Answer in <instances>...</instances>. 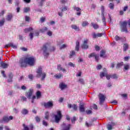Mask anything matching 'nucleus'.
I'll list each match as a JSON object with an SVG mask.
<instances>
[{"label": "nucleus", "instance_id": "13", "mask_svg": "<svg viewBox=\"0 0 130 130\" xmlns=\"http://www.w3.org/2000/svg\"><path fill=\"white\" fill-rule=\"evenodd\" d=\"M9 47H12V48L16 49L17 46L14 45L13 43H9L8 44H7L4 46V48H6V49H8Z\"/></svg>", "mask_w": 130, "mask_h": 130}, {"label": "nucleus", "instance_id": "10", "mask_svg": "<svg viewBox=\"0 0 130 130\" xmlns=\"http://www.w3.org/2000/svg\"><path fill=\"white\" fill-rule=\"evenodd\" d=\"M34 90L33 89H29L27 92L25 93V96L27 97V99H31V97H32V95H33V93Z\"/></svg>", "mask_w": 130, "mask_h": 130}, {"label": "nucleus", "instance_id": "38", "mask_svg": "<svg viewBox=\"0 0 130 130\" xmlns=\"http://www.w3.org/2000/svg\"><path fill=\"white\" fill-rule=\"evenodd\" d=\"M109 8L111 10H113L114 9V4L113 3H110L109 5Z\"/></svg>", "mask_w": 130, "mask_h": 130}, {"label": "nucleus", "instance_id": "21", "mask_svg": "<svg viewBox=\"0 0 130 130\" xmlns=\"http://www.w3.org/2000/svg\"><path fill=\"white\" fill-rule=\"evenodd\" d=\"M76 45L75 50H76V51H79L80 49V42L78 41H76Z\"/></svg>", "mask_w": 130, "mask_h": 130}, {"label": "nucleus", "instance_id": "11", "mask_svg": "<svg viewBox=\"0 0 130 130\" xmlns=\"http://www.w3.org/2000/svg\"><path fill=\"white\" fill-rule=\"evenodd\" d=\"M104 11H105V8H104V6H101V15L102 17V21L103 23H104V24H106V18H105V16H104Z\"/></svg>", "mask_w": 130, "mask_h": 130}, {"label": "nucleus", "instance_id": "51", "mask_svg": "<svg viewBox=\"0 0 130 130\" xmlns=\"http://www.w3.org/2000/svg\"><path fill=\"white\" fill-rule=\"evenodd\" d=\"M100 77H101V78H103V77H105V73H104V72H101L100 73Z\"/></svg>", "mask_w": 130, "mask_h": 130}, {"label": "nucleus", "instance_id": "26", "mask_svg": "<svg viewBox=\"0 0 130 130\" xmlns=\"http://www.w3.org/2000/svg\"><path fill=\"white\" fill-rule=\"evenodd\" d=\"M37 99H40L42 95L41 94V91L38 90L36 92Z\"/></svg>", "mask_w": 130, "mask_h": 130}, {"label": "nucleus", "instance_id": "57", "mask_svg": "<svg viewBox=\"0 0 130 130\" xmlns=\"http://www.w3.org/2000/svg\"><path fill=\"white\" fill-rule=\"evenodd\" d=\"M67 47V45L63 44L60 47V49H63Z\"/></svg>", "mask_w": 130, "mask_h": 130}, {"label": "nucleus", "instance_id": "53", "mask_svg": "<svg viewBox=\"0 0 130 130\" xmlns=\"http://www.w3.org/2000/svg\"><path fill=\"white\" fill-rule=\"evenodd\" d=\"M25 18L26 22H30V17L26 16Z\"/></svg>", "mask_w": 130, "mask_h": 130}, {"label": "nucleus", "instance_id": "48", "mask_svg": "<svg viewBox=\"0 0 130 130\" xmlns=\"http://www.w3.org/2000/svg\"><path fill=\"white\" fill-rule=\"evenodd\" d=\"M43 125H44L45 126H47V125H48V123H47V122H46V121L43 120V122H42Z\"/></svg>", "mask_w": 130, "mask_h": 130}, {"label": "nucleus", "instance_id": "9", "mask_svg": "<svg viewBox=\"0 0 130 130\" xmlns=\"http://www.w3.org/2000/svg\"><path fill=\"white\" fill-rule=\"evenodd\" d=\"M88 42H89L88 39H86L83 41L82 44L81 45V47L83 49H88V48H89Z\"/></svg>", "mask_w": 130, "mask_h": 130}, {"label": "nucleus", "instance_id": "41", "mask_svg": "<svg viewBox=\"0 0 130 130\" xmlns=\"http://www.w3.org/2000/svg\"><path fill=\"white\" fill-rule=\"evenodd\" d=\"M85 125H86L87 127H90V126H92V125H93V123L90 122L89 123L87 122H86Z\"/></svg>", "mask_w": 130, "mask_h": 130}, {"label": "nucleus", "instance_id": "56", "mask_svg": "<svg viewBox=\"0 0 130 130\" xmlns=\"http://www.w3.org/2000/svg\"><path fill=\"white\" fill-rule=\"evenodd\" d=\"M95 49L96 51H99V50H100V47H99L98 45H95Z\"/></svg>", "mask_w": 130, "mask_h": 130}, {"label": "nucleus", "instance_id": "37", "mask_svg": "<svg viewBox=\"0 0 130 130\" xmlns=\"http://www.w3.org/2000/svg\"><path fill=\"white\" fill-rule=\"evenodd\" d=\"M55 50V47L53 46L51 47L49 49V52H53V51H54Z\"/></svg>", "mask_w": 130, "mask_h": 130}, {"label": "nucleus", "instance_id": "49", "mask_svg": "<svg viewBox=\"0 0 130 130\" xmlns=\"http://www.w3.org/2000/svg\"><path fill=\"white\" fill-rule=\"evenodd\" d=\"M105 77L108 80H110V78H111V76L107 74V73L105 74Z\"/></svg>", "mask_w": 130, "mask_h": 130}, {"label": "nucleus", "instance_id": "19", "mask_svg": "<svg viewBox=\"0 0 130 130\" xmlns=\"http://www.w3.org/2000/svg\"><path fill=\"white\" fill-rule=\"evenodd\" d=\"M34 30V29L33 28V27H30L28 28H25L24 29V32L25 33H28V32H31V31H33Z\"/></svg>", "mask_w": 130, "mask_h": 130}, {"label": "nucleus", "instance_id": "27", "mask_svg": "<svg viewBox=\"0 0 130 130\" xmlns=\"http://www.w3.org/2000/svg\"><path fill=\"white\" fill-rule=\"evenodd\" d=\"M21 113L23 115H26V114H28V113H29V111H28V110H27L26 109H23L21 111Z\"/></svg>", "mask_w": 130, "mask_h": 130}, {"label": "nucleus", "instance_id": "18", "mask_svg": "<svg viewBox=\"0 0 130 130\" xmlns=\"http://www.w3.org/2000/svg\"><path fill=\"white\" fill-rule=\"evenodd\" d=\"M62 125L63 127V130H70L71 128V124H69L68 125H66V123H63Z\"/></svg>", "mask_w": 130, "mask_h": 130}, {"label": "nucleus", "instance_id": "24", "mask_svg": "<svg viewBox=\"0 0 130 130\" xmlns=\"http://www.w3.org/2000/svg\"><path fill=\"white\" fill-rule=\"evenodd\" d=\"M79 111H80V112H85V107H84V104L79 105Z\"/></svg>", "mask_w": 130, "mask_h": 130}, {"label": "nucleus", "instance_id": "46", "mask_svg": "<svg viewBox=\"0 0 130 130\" xmlns=\"http://www.w3.org/2000/svg\"><path fill=\"white\" fill-rule=\"evenodd\" d=\"M68 66H69L70 67H71L72 68H75V67H76V64H74L73 62H70L68 63Z\"/></svg>", "mask_w": 130, "mask_h": 130}, {"label": "nucleus", "instance_id": "60", "mask_svg": "<svg viewBox=\"0 0 130 130\" xmlns=\"http://www.w3.org/2000/svg\"><path fill=\"white\" fill-rule=\"evenodd\" d=\"M112 79H117V76L116 74H113V75L111 76Z\"/></svg>", "mask_w": 130, "mask_h": 130}, {"label": "nucleus", "instance_id": "39", "mask_svg": "<svg viewBox=\"0 0 130 130\" xmlns=\"http://www.w3.org/2000/svg\"><path fill=\"white\" fill-rule=\"evenodd\" d=\"M72 108H73L74 110H75V111H77L78 110V105H76V104H73L72 105Z\"/></svg>", "mask_w": 130, "mask_h": 130}, {"label": "nucleus", "instance_id": "43", "mask_svg": "<svg viewBox=\"0 0 130 130\" xmlns=\"http://www.w3.org/2000/svg\"><path fill=\"white\" fill-rule=\"evenodd\" d=\"M34 33L30 32L29 34V37H30V40H33V38L34 37Z\"/></svg>", "mask_w": 130, "mask_h": 130}, {"label": "nucleus", "instance_id": "25", "mask_svg": "<svg viewBox=\"0 0 130 130\" xmlns=\"http://www.w3.org/2000/svg\"><path fill=\"white\" fill-rule=\"evenodd\" d=\"M91 25L92 26L93 29H95V30H97V29L99 28V25L98 24L91 22Z\"/></svg>", "mask_w": 130, "mask_h": 130}, {"label": "nucleus", "instance_id": "17", "mask_svg": "<svg viewBox=\"0 0 130 130\" xmlns=\"http://www.w3.org/2000/svg\"><path fill=\"white\" fill-rule=\"evenodd\" d=\"M59 87L61 90H64V89H67V88H68V85L62 82L59 84Z\"/></svg>", "mask_w": 130, "mask_h": 130}, {"label": "nucleus", "instance_id": "42", "mask_svg": "<svg viewBox=\"0 0 130 130\" xmlns=\"http://www.w3.org/2000/svg\"><path fill=\"white\" fill-rule=\"evenodd\" d=\"M96 55V54L95 53H91L88 55V57L89 58H91V57H95Z\"/></svg>", "mask_w": 130, "mask_h": 130}, {"label": "nucleus", "instance_id": "28", "mask_svg": "<svg viewBox=\"0 0 130 130\" xmlns=\"http://www.w3.org/2000/svg\"><path fill=\"white\" fill-rule=\"evenodd\" d=\"M74 10H75L77 12H77L76 13L77 16H81V12H80L81 11V9H80V8H79V7H74Z\"/></svg>", "mask_w": 130, "mask_h": 130}, {"label": "nucleus", "instance_id": "44", "mask_svg": "<svg viewBox=\"0 0 130 130\" xmlns=\"http://www.w3.org/2000/svg\"><path fill=\"white\" fill-rule=\"evenodd\" d=\"M5 18H3L1 21H0V26L2 27V26H4V24H5Z\"/></svg>", "mask_w": 130, "mask_h": 130}, {"label": "nucleus", "instance_id": "8", "mask_svg": "<svg viewBox=\"0 0 130 130\" xmlns=\"http://www.w3.org/2000/svg\"><path fill=\"white\" fill-rule=\"evenodd\" d=\"M99 98L100 100V105H102L104 103V101H105L106 98L105 97V95H103L102 93H99Z\"/></svg>", "mask_w": 130, "mask_h": 130}, {"label": "nucleus", "instance_id": "35", "mask_svg": "<svg viewBox=\"0 0 130 130\" xmlns=\"http://www.w3.org/2000/svg\"><path fill=\"white\" fill-rule=\"evenodd\" d=\"M89 25V22L88 21H83L82 23V27H86V26H88Z\"/></svg>", "mask_w": 130, "mask_h": 130}, {"label": "nucleus", "instance_id": "31", "mask_svg": "<svg viewBox=\"0 0 130 130\" xmlns=\"http://www.w3.org/2000/svg\"><path fill=\"white\" fill-rule=\"evenodd\" d=\"M127 49H128V44H124L123 48V51L125 52V51H126V50H127Z\"/></svg>", "mask_w": 130, "mask_h": 130}, {"label": "nucleus", "instance_id": "33", "mask_svg": "<svg viewBox=\"0 0 130 130\" xmlns=\"http://www.w3.org/2000/svg\"><path fill=\"white\" fill-rule=\"evenodd\" d=\"M13 19V15L12 14H9L6 18L7 21H11Z\"/></svg>", "mask_w": 130, "mask_h": 130}, {"label": "nucleus", "instance_id": "22", "mask_svg": "<svg viewBox=\"0 0 130 130\" xmlns=\"http://www.w3.org/2000/svg\"><path fill=\"white\" fill-rule=\"evenodd\" d=\"M71 28L75 30V31H80V28L76 25L73 24L71 25Z\"/></svg>", "mask_w": 130, "mask_h": 130}, {"label": "nucleus", "instance_id": "59", "mask_svg": "<svg viewBox=\"0 0 130 130\" xmlns=\"http://www.w3.org/2000/svg\"><path fill=\"white\" fill-rule=\"evenodd\" d=\"M92 108H93V109H94V110H97L98 109L97 105H96V104H94L92 105Z\"/></svg>", "mask_w": 130, "mask_h": 130}, {"label": "nucleus", "instance_id": "64", "mask_svg": "<svg viewBox=\"0 0 130 130\" xmlns=\"http://www.w3.org/2000/svg\"><path fill=\"white\" fill-rule=\"evenodd\" d=\"M33 128H34V126L33 125V124H30L29 125V130H33Z\"/></svg>", "mask_w": 130, "mask_h": 130}, {"label": "nucleus", "instance_id": "34", "mask_svg": "<svg viewBox=\"0 0 130 130\" xmlns=\"http://www.w3.org/2000/svg\"><path fill=\"white\" fill-rule=\"evenodd\" d=\"M74 55H76V52H75L74 50L71 51L70 54V58H72Z\"/></svg>", "mask_w": 130, "mask_h": 130}, {"label": "nucleus", "instance_id": "20", "mask_svg": "<svg viewBox=\"0 0 130 130\" xmlns=\"http://www.w3.org/2000/svg\"><path fill=\"white\" fill-rule=\"evenodd\" d=\"M106 53V51L104 50H102L100 52V56L101 57H106V55H105Z\"/></svg>", "mask_w": 130, "mask_h": 130}, {"label": "nucleus", "instance_id": "45", "mask_svg": "<svg viewBox=\"0 0 130 130\" xmlns=\"http://www.w3.org/2000/svg\"><path fill=\"white\" fill-rule=\"evenodd\" d=\"M30 11V8L28 7H26L24 8V13H28V12H29Z\"/></svg>", "mask_w": 130, "mask_h": 130}, {"label": "nucleus", "instance_id": "30", "mask_svg": "<svg viewBox=\"0 0 130 130\" xmlns=\"http://www.w3.org/2000/svg\"><path fill=\"white\" fill-rule=\"evenodd\" d=\"M49 112L47 111L45 113V119H46L47 120H48L49 119V116H50Z\"/></svg>", "mask_w": 130, "mask_h": 130}, {"label": "nucleus", "instance_id": "1", "mask_svg": "<svg viewBox=\"0 0 130 130\" xmlns=\"http://www.w3.org/2000/svg\"><path fill=\"white\" fill-rule=\"evenodd\" d=\"M43 69L41 66H39L36 71L37 78H40L41 77V81H44L45 80V78H46V73L45 72H42Z\"/></svg>", "mask_w": 130, "mask_h": 130}, {"label": "nucleus", "instance_id": "32", "mask_svg": "<svg viewBox=\"0 0 130 130\" xmlns=\"http://www.w3.org/2000/svg\"><path fill=\"white\" fill-rule=\"evenodd\" d=\"M124 66L123 62H119L117 64L116 69H120L122 67Z\"/></svg>", "mask_w": 130, "mask_h": 130}, {"label": "nucleus", "instance_id": "29", "mask_svg": "<svg viewBox=\"0 0 130 130\" xmlns=\"http://www.w3.org/2000/svg\"><path fill=\"white\" fill-rule=\"evenodd\" d=\"M124 71H128L130 69V64L129 63L124 64Z\"/></svg>", "mask_w": 130, "mask_h": 130}, {"label": "nucleus", "instance_id": "58", "mask_svg": "<svg viewBox=\"0 0 130 130\" xmlns=\"http://www.w3.org/2000/svg\"><path fill=\"white\" fill-rule=\"evenodd\" d=\"M47 34L48 36H52V31L49 30L47 32Z\"/></svg>", "mask_w": 130, "mask_h": 130}, {"label": "nucleus", "instance_id": "14", "mask_svg": "<svg viewBox=\"0 0 130 130\" xmlns=\"http://www.w3.org/2000/svg\"><path fill=\"white\" fill-rule=\"evenodd\" d=\"M8 67L9 64L4 61H1L0 62V68H2V69H8Z\"/></svg>", "mask_w": 130, "mask_h": 130}, {"label": "nucleus", "instance_id": "15", "mask_svg": "<svg viewBox=\"0 0 130 130\" xmlns=\"http://www.w3.org/2000/svg\"><path fill=\"white\" fill-rule=\"evenodd\" d=\"M19 63L21 68H26L27 67V64L26 63V62H25V59L24 60L21 59L19 61Z\"/></svg>", "mask_w": 130, "mask_h": 130}, {"label": "nucleus", "instance_id": "61", "mask_svg": "<svg viewBox=\"0 0 130 130\" xmlns=\"http://www.w3.org/2000/svg\"><path fill=\"white\" fill-rule=\"evenodd\" d=\"M28 78H29V79L31 81H32V80H33V78H34L33 75H32V74H29V75H28Z\"/></svg>", "mask_w": 130, "mask_h": 130}, {"label": "nucleus", "instance_id": "7", "mask_svg": "<svg viewBox=\"0 0 130 130\" xmlns=\"http://www.w3.org/2000/svg\"><path fill=\"white\" fill-rule=\"evenodd\" d=\"M14 119V117L12 116H10L9 117L7 116H4L2 119L0 120V122L1 123H3V122H6V123H8L9 121L10 120H13Z\"/></svg>", "mask_w": 130, "mask_h": 130}, {"label": "nucleus", "instance_id": "3", "mask_svg": "<svg viewBox=\"0 0 130 130\" xmlns=\"http://www.w3.org/2000/svg\"><path fill=\"white\" fill-rule=\"evenodd\" d=\"M24 61L28 64V66H30V67H33L34 64H35V58L34 57H25L24 58Z\"/></svg>", "mask_w": 130, "mask_h": 130}, {"label": "nucleus", "instance_id": "12", "mask_svg": "<svg viewBox=\"0 0 130 130\" xmlns=\"http://www.w3.org/2000/svg\"><path fill=\"white\" fill-rule=\"evenodd\" d=\"M92 35L93 39H96L97 37H102L103 35H105V32L98 33L97 34H96L95 32H93Z\"/></svg>", "mask_w": 130, "mask_h": 130}, {"label": "nucleus", "instance_id": "55", "mask_svg": "<svg viewBox=\"0 0 130 130\" xmlns=\"http://www.w3.org/2000/svg\"><path fill=\"white\" fill-rule=\"evenodd\" d=\"M45 17H42L40 19V21L42 23H44L45 22Z\"/></svg>", "mask_w": 130, "mask_h": 130}, {"label": "nucleus", "instance_id": "47", "mask_svg": "<svg viewBox=\"0 0 130 130\" xmlns=\"http://www.w3.org/2000/svg\"><path fill=\"white\" fill-rule=\"evenodd\" d=\"M35 119H36V121L37 122H40L41 119H40V117H39V116H36L35 117Z\"/></svg>", "mask_w": 130, "mask_h": 130}, {"label": "nucleus", "instance_id": "23", "mask_svg": "<svg viewBox=\"0 0 130 130\" xmlns=\"http://www.w3.org/2000/svg\"><path fill=\"white\" fill-rule=\"evenodd\" d=\"M54 77L55 79L59 80V79H61V78H63V75L61 74H56L54 75Z\"/></svg>", "mask_w": 130, "mask_h": 130}, {"label": "nucleus", "instance_id": "40", "mask_svg": "<svg viewBox=\"0 0 130 130\" xmlns=\"http://www.w3.org/2000/svg\"><path fill=\"white\" fill-rule=\"evenodd\" d=\"M77 120V118L76 116H74L73 118L71 119V122L72 123H76V121Z\"/></svg>", "mask_w": 130, "mask_h": 130}, {"label": "nucleus", "instance_id": "63", "mask_svg": "<svg viewBox=\"0 0 130 130\" xmlns=\"http://www.w3.org/2000/svg\"><path fill=\"white\" fill-rule=\"evenodd\" d=\"M5 12H6L5 10H2L1 12H0V17L5 15Z\"/></svg>", "mask_w": 130, "mask_h": 130}, {"label": "nucleus", "instance_id": "16", "mask_svg": "<svg viewBox=\"0 0 130 130\" xmlns=\"http://www.w3.org/2000/svg\"><path fill=\"white\" fill-rule=\"evenodd\" d=\"M57 70L59 71H61L63 73H66V72H67V70H66L64 68H63L60 64H59L57 66Z\"/></svg>", "mask_w": 130, "mask_h": 130}, {"label": "nucleus", "instance_id": "4", "mask_svg": "<svg viewBox=\"0 0 130 130\" xmlns=\"http://www.w3.org/2000/svg\"><path fill=\"white\" fill-rule=\"evenodd\" d=\"M54 118L56 123H58L59 121L62 118V114H61V111L60 110H57L56 111V114L54 115Z\"/></svg>", "mask_w": 130, "mask_h": 130}, {"label": "nucleus", "instance_id": "2", "mask_svg": "<svg viewBox=\"0 0 130 130\" xmlns=\"http://www.w3.org/2000/svg\"><path fill=\"white\" fill-rule=\"evenodd\" d=\"M50 46V44L49 43H45L43 45L42 48V50L43 51V54L44 56L46 57H48L49 55V52L48 51V47Z\"/></svg>", "mask_w": 130, "mask_h": 130}, {"label": "nucleus", "instance_id": "52", "mask_svg": "<svg viewBox=\"0 0 130 130\" xmlns=\"http://www.w3.org/2000/svg\"><path fill=\"white\" fill-rule=\"evenodd\" d=\"M107 127L108 130L112 129V125H111L110 124H108L107 126Z\"/></svg>", "mask_w": 130, "mask_h": 130}, {"label": "nucleus", "instance_id": "54", "mask_svg": "<svg viewBox=\"0 0 130 130\" xmlns=\"http://www.w3.org/2000/svg\"><path fill=\"white\" fill-rule=\"evenodd\" d=\"M115 39L116 41H118L120 40V39H121V38H120V37H118V36H116L115 37Z\"/></svg>", "mask_w": 130, "mask_h": 130}, {"label": "nucleus", "instance_id": "36", "mask_svg": "<svg viewBox=\"0 0 130 130\" xmlns=\"http://www.w3.org/2000/svg\"><path fill=\"white\" fill-rule=\"evenodd\" d=\"M48 30V28L47 27H44L40 29V32L42 33H45V32H46Z\"/></svg>", "mask_w": 130, "mask_h": 130}, {"label": "nucleus", "instance_id": "50", "mask_svg": "<svg viewBox=\"0 0 130 130\" xmlns=\"http://www.w3.org/2000/svg\"><path fill=\"white\" fill-rule=\"evenodd\" d=\"M79 82H80V83L82 84V85H84V84H85V82H84V79H83V78H80L79 79Z\"/></svg>", "mask_w": 130, "mask_h": 130}, {"label": "nucleus", "instance_id": "62", "mask_svg": "<svg viewBox=\"0 0 130 130\" xmlns=\"http://www.w3.org/2000/svg\"><path fill=\"white\" fill-rule=\"evenodd\" d=\"M101 69H102V66H101V64H99L97 67H96V70H101Z\"/></svg>", "mask_w": 130, "mask_h": 130}, {"label": "nucleus", "instance_id": "5", "mask_svg": "<svg viewBox=\"0 0 130 130\" xmlns=\"http://www.w3.org/2000/svg\"><path fill=\"white\" fill-rule=\"evenodd\" d=\"M120 24L121 31L125 32V33H128V31L127 30V28L126 27V26H127V22L126 21L120 22Z\"/></svg>", "mask_w": 130, "mask_h": 130}, {"label": "nucleus", "instance_id": "6", "mask_svg": "<svg viewBox=\"0 0 130 130\" xmlns=\"http://www.w3.org/2000/svg\"><path fill=\"white\" fill-rule=\"evenodd\" d=\"M42 106H44L46 109H49V108H52L53 107V101H49L48 102H45L42 103Z\"/></svg>", "mask_w": 130, "mask_h": 130}]
</instances>
